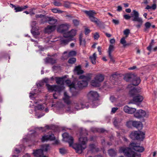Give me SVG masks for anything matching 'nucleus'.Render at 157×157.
Instances as JSON below:
<instances>
[{
  "instance_id": "f257e3e1",
  "label": "nucleus",
  "mask_w": 157,
  "mask_h": 157,
  "mask_svg": "<svg viewBox=\"0 0 157 157\" xmlns=\"http://www.w3.org/2000/svg\"><path fill=\"white\" fill-rule=\"evenodd\" d=\"M130 148L124 147H121L119 149V152L123 153L125 155L128 157H140V154L137 153L132 150L139 152H142L144 150V148L140 146L139 144L135 143H132L130 145Z\"/></svg>"
},
{
  "instance_id": "f03ea898",
  "label": "nucleus",
  "mask_w": 157,
  "mask_h": 157,
  "mask_svg": "<svg viewBox=\"0 0 157 157\" xmlns=\"http://www.w3.org/2000/svg\"><path fill=\"white\" fill-rule=\"evenodd\" d=\"M124 79L126 82L131 81L133 79V84L129 85L128 86V88L130 90L129 94L132 95H134V93L135 91L136 90L133 86H137L140 83V80L139 77L135 76L133 75L127 74L124 76Z\"/></svg>"
},
{
  "instance_id": "7ed1b4c3",
  "label": "nucleus",
  "mask_w": 157,
  "mask_h": 157,
  "mask_svg": "<svg viewBox=\"0 0 157 157\" xmlns=\"http://www.w3.org/2000/svg\"><path fill=\"white\" fill-rule=\"evenodd\" d=\"M56 81L58 84L61 85L60 86L55 85H50L46 84V87L50 91H57L60 92L63 89L64 87L63 85L64 83V80L63 78H56Z\"/></svg>"
},
{
  "instance_id": "20e7f679",
  "label": "nucleus",
  "mask_w": 157,
  "mask_h": 157,
  "mask_svg": "<svg viewBox=\"0 0 157 157\" xmlns=\"http://www.w3.org/2000/svg\"><path fill=\"white\" fill-rule=\"evenodd\" d=\"M87 141V139L86 137L81 136L79 139V143L74 145L73 148L75 150L76 152L81 153L83 150L85 149L86 146V143Z\"/></svg>"
},
{
  "instance_id": "39448f33",
  "label": "nucleus",
  "mask_w": 157,
  "mask_h": 157,
  "mask_svg": "<svg viewBox=\"0 0 157 157\" xmlns=\"http://www.w3.org/2000/svg\"><path fill=\"white\" fill-rule=\"evenodd\" d=\"M76 33L77 30L74 29H72L71 31L67 32L66 34L63 35L64 38L61 40V44L63 45L67 44L72 40V38L76 35Z\"/></svg>"
},
{
  "instance_id": "423d86ee",
  "label": "nucleus",
  "mask_w": 157,
  "mask_h": 157,
  "mask_svg": "<svg viewBox=\"0 0 157 157\" xmlns=\"http://www.w3.org/2000/svg\"><path fill=\"white\" fill-rule=\"evenodd\" d=\"M90 75L86 76L81 75L79 77V80L78 82V85L79 88H82L87 86L88 82L90 79Z\"/></svg>"
},
{
  "instance_id": "0eeeda50",
  "label": "nucleus",
  "mask_w": 157,
  "mask_h": 157,
  "mask_svg": "<svg viewBox=\"0 0 157 157\" xmlns=\"http://www.w3.org/2000/svg\"><path fill=\"white\" fill-rule=\"evenodd\" d=\"M49 149V146L48 145H43L42 146L41 149L34 150L33 153L35 157H47L44 155L43 152L47 151Z\"/></svg>"
},
{
  "instance_id": "6e6552de",
  "label": "nucleus",
  "mask_w": 157,
  "mask_h": 157,
  "mask_svg": "<svg viewBox=\"0 0 157 157\" xmlns=\"http://www.w3.org/2000/svg\"><path fill=\"white\" fill-rule=\"evenodd\" d=\"M131 17H132V21H136L138 24L136 25V26L138 29L140 28L142 25L143 21L142 19L139 17V13L138 12L135 10L132 11L131 14Z\"/></svg>"
},
{
  "instance_id": "1a4fd4ad",
  "label": "nucleus",
  "mask_w": 157,
  "mask_h": 157,
  "mask_svg": "<svg viewBox=\"0 0 157 157\" xmlns=\"http://www.w3.org/2000/svg\"><path fill=\"white\" fill-rule=\"evenodd\" d=\"M145 133L141 132L135 131L131 133L130 137L132 139L143 140L144 138Z\"/></svg>"
},
{
  "instance_id": "9d476101",
  "label": "nucleus",
  "mask_w": 157,
  "mask_h": 157,
  "mask_svg": "<svg viewBox=\"0 0 157 157\" xmlns=\"http://www.w3.org/2000/svg\"><path fill=\"white\" fill-rule=\"evenodd\" d=\"M70 27V25L67 24H61L59 26L57 30L58 32L63 33L64 35L67 34Z\"/></svg>"
},
{
  "instance_id": "9b49d317",
  "label": "nucleus",
  "mask_w": 157,
  "mask_h": 157,
  "mask_svg": "<svg viewBox=\"0 0 157 157\" xmlns=\"http://www.w3.org/2000/svg\"><path fill=\"white\" fill-rule=\"evenodd\" d=\"M73 105L75 107V109L77 110L85 108H88L89 107L88 104L86 105L85 103L82 101L75 102Z\"/></svg>"
},
{
  "instance_id": "f8f14e48",
  "label": "nucleus",
  "mask_w": 157,
  "mask_h": 157,
  "mask_svg": "<svg viewBox=\"0 0 157 157\" xmlns=\"http://www.w3.org/2000/svg\"><path fill=\"white\" fill-rule=\"evenodd\" d=\"M63 140L67 142L69 144L70 146H72L73 144L74 139L72 136H70L68 133L65 132L62 134Z\"/></svg>"
},
{
  "instance_id": "ddd939ff",
  "label": "nucleus",
  "mask_w": 157,
  "mask_h": 157,
  "mask_svg": "<svg viewBox=\"0 0 157 157\" xmlns=\"http://www.w3.org/2000/svg\"><path fill=\"white\" fill-rule=\"evenodd\" d=\"M134 116L135 117L138 118H140L143 117H147L149 116V114L148 113H146L144 111L140 109L137 111L134 114Z\"/></svg>"
},
{
  "instance_id": "4468645a",
  "label": "nucleus",
  "mask_w": 157,
  "mask_h": 157,
  "mask_svg": "<svg viewBox=\"0 0 157 157\" xmlns=\"http://www.w3.org/2000/svg\"><path fill=\"white\" fill-rule=\"evenodd\" d=\"M87 97L89 100L96 101L98 100L99 96L97 92L90 91L88 93Z\"/></svg>"
},
{
  "instance_id": "2eb2a0df",
  "label": "nucleus",
  "mask_w": 157,
  "mask_h": 157,
  "mask_svg": "<svg viewBox=\"0 0 157 157\" xmlns=\"http://www.w3.org/2000/svg\"><path fill=\"white\" fill-rule=\"evenodd\" d=\"M124 111L126 113L132 114L136 111V109L135 108L129 107L127 105L125 106L123 108Z\"/></svg>"
},
{
  "instance_id": "dca6fc26",
  "label": "nucleus",
  "mask_w": 157,
  "mask_h": 157,
  "mask_svg": "<svg viewBox=\"0 0 157 157\" xmlns=\"http://www.w3.org/2000/svg\"><path fill=\"white\" fill-rule=\"evenodd\" d=\"M114 46L113 45H110L109 48V58L110 59V62L113 63L114 62V60L113 57L110 54V52L114 50Z\"/></svg>"
},
{
  "instance_id": "f3484780",
  "label": "nucleus",
  "mask_w": 157,
  "mask_h": 157,
  "mask_svg": "<svg viewBox=\"0 0 157 157\" xmlns=\"http://www.w3.org/2000/svg\"><path fill=\"white\" fill-rule=\"evenodd\" d=\"M65 83L69 87L70 90L71 91L74 90H75V88L74 83L73 82L71 83V81L69 80H67L64 81V83Z\"/></svg>"
},
{
  "instance_id": "a211bd4d",
  "label": "nucleus",
  "mask_w": 157,
  "mask_h": 157,
  "mask_svg": "<svg viewBox=\"0 0 157 157\" xmlns=\"http://www.w3.org/2000/svg\"><path fill=\"white\" fill-rule=\"evenodd\" d=\"M55 137L53 134L49 135H45L43 136L41 139L42 142H45L48 140H52L54 139Z\"/></svg>"
},
{
  "instance_id": "6ab92c4d",
  "label": "nucleus",
  "mask_w": 157,
  "mask_h": 157,
  "mask_svg": "<svg viewBox=\"0 0 157 157\" xmlns=\"http://www.w3.org/2000/svg\"><path fill=\"white\" fill-rule=\"evenodd\" d=\"M56 28L55 25L48 26L45 29V32L46 33H49L54 31Z\"/></svg>"
},
{
  "instance_id": "aec40b11",
  "label": "nucleus",
  "mask_w": 157,
  "mask_h": 157,
  "mask_svg": "<svg viewBox=\"0 0 157 157\" xmlns=\"http://www.w3.org/2000/svg\"><path fill=\"white\" fill-rule=\"evenodd\" d=\"M70 96H68L67 93L65 92L64 93V97L63 98L64 102L67 104L71 103V101L70 99Z\"/></svg>"
},
{
  "instance_id": "412c9836",
  "label": "nucleus",
  "mask_w": 157,
  "mask_h": 157,
  "mask_svg": "<svg viewBox=\"0 0 157 157\" xmlns=\"http://www.w3.org/2000/svg\"><path fill=\"white\" fill-rule=\"evenodd\" d=\"M144 98L142 96L138 95L134 97L132 101L135 102H141L143 100Z\"/></svg>"
},
{
  "instance_id": "4be33fe9",
  "label": "nucleus",
  "mask_w": 157,
  "mask_h": 157,
  "mask_svg": "<svg viewBox=\"0 0 157 157\" xmlns=\"http://www.w3.org/2000/svg\"><path fill=\"white\" fill-rule=\"evenodd\" d=\"M46 21H48L49 24H54L57 22V20L53 17H45Z\"/></svg>"
},
{
  "instance_id": "5701e85b",
  "label": "nucleus",
  "mask_w": 157,
  "mask_h": 157,
  "mask_svg": "<svg viewBox=\"0 0 157 157\" xmlns=\"http://www.w3.org/2000/svg\"><path fill=\"white\" fill-rule=\"evenodd\" d=\"M95 79L101 83L103 81L104 79V75L101 74H98L96 75Z\"/></svg>"
},
{
  "instance_id": "b1692460",
  "label": "nucleus",
  "mask_w": 157,
  "mask_h": 157,
  "mask_svg": "<svg viewBox=\"0 0 157 157\" xmlns=\"http://www.w3.org/2000/svg\"><path fill=\"white\" fill-rule=\"evenodd\" d=\"M122 119L121 118L114 117L113 119V123L115 126H117L122 121Z\"/></svg>"
},
{
  "instance_id": "393cba45",
  "label": "nucleus",
  "mask_w": 157,
  "mask_h": 157,
  "mask_svg": "<svg viewBox=\"0 0 157 157\" xmlns=\"http://www.w3.org/2000/svg\"><path fill=\"white\" fill-rule=\"evenodd\" d=\"M133 126L139 129H141L143 127L141 122L136 121H133Z\"/></svg>"
},
{
  "instance_id": "a878e982",
  "label": "nucleus",
  "mask_w": 157,
  "mask_h": 157,
  "mask_svg": "<svg viewBox=\"0 0 157 157\" xmlns=\"http://www.w3.org/2000/svg\"><path fill=\"white\" fill-rule=\"evenodd\" d=\"M91 85L94 87H98L100 86V83L98 81L94 79L92 80L91 82Z\"/></svg>"
},
{
  "instance_id": "bb28decb",
  "label": "nucleus",
  "mask_w": 157,
  "mask_h": 157,
  "mask_svg": "<svg viewBox=\"0 0 157 157\" xmlns=\"http://www.w3.org/2000/svg\"><path fill=\"white\" fill-rule=\"evenodd\" d=\"M45 61L46 63H49L52 64H54L56 62V60L52 58H46L45 59Z\"/></svg>"
},
{
  "instance_id": "cd10ccee",
  "label": "nucleus",
  "mask_w": 157,
  "mask_h": 157,
  "mask_svg": "<svg viewBox=\"0 0 157 157\" xmlns=\"http://www.w3.org/2000/svg\"><path fill=\"white\" fill-rule=\"evenodd\" d=\"M75 73L79 75L83 73V71L81 69V67L79 66L76 67L74 70Z\"/></svg>"
},
{
  "instance_id": "c85d7f7f",
  "label": "nucleus",
  "mask_w": 157,
  "mask_h": 157,
  "mask_svg": "<svg viewBox=\"0 0 157 157\" xmlns=\"http://www.w3.org/2000/svg\"><path fill=\"white\" fill-rule=\"evenodd\" d=\"M84 12L89 16V18L94 16V15L96 14L95 12L92 10H90L89 11L85 10L84 11Z\"/></svg>"
},
{
  "instance_id": "c756f323",
  "label": "nucleus",
  "mask_w": 157,
  "mask_h": 157,
  "mask_svg": "<svg viewBox=\"0 0 157 157\" xmlns=\"http://www.w3.org/2000/svg\"><path fill=\"white\" fill-rule=\"evenodd\" d=\"M96 55L95 53H94L92 56H90V59L91 63L94 64H96Z\"/></svg>"
},
{
  "instance_id": "7c9ffc66",
  "label": "nucleus",
  "mask_w": 157,
  "mask_h": 157,
  "mask_svg": "<svg viewBox=\"0 0 157 157\" xmlns=\"http://www.w3.org/2000/svg\"><path fill=\"white\" fill-rule=\"evenodd\" d=\"M91 130L94 132H104V130L101 128H92L91 129Z\"/></svg>"
},
{
  "instance_id": "2f4dec72",
  "label": "nucleus",
  "mask_w": 157,
  "mask_h": 157,
  "mask_svg": "<svg viewBox=\"0 0 157 157\" xmlns=\"http://www.w3.org/2000/svg\"><path fill=\"white\" fill-rule=\"evenodd\" d=\"M44 107L42 105H38L35 107V111L36 112L37 110H41L44 109Z\"/></svg>"
},
{
  "instance_id": "473e14b6",
  "label": "nucleus",
  "mask_w": 157,
  "mask_h": 157,
  "mask_svg": "<svg viewBox=\"0 0 157 157\" xmlns=\"http://www.w3.org/2000/svg\"><path fill=\"white\" fill-rule=\"evenodd\" d=\"M36 22L35 21H33L32 22V24H31V26L32 27V30H31V33L32 34H33V35H35V32L34 31H33V30H34V29H35V26L36 25Z\"/></svg>"
},
{
  "instance_id": "72a5a7b5",
  "label": "nucleus",
  "mask_w": 157,
  "mask_h": 157,
  "mask_svg": "<svg viewBox=\"0 0 157 157\" xmlns=\"http://www.w3.org/2000/svg\"><path fill=\"white\" fill-rule=\"evenodd\" d=\"M90 19L91 21L95 23L96 24H98L99 22V20L94 16L90 17Z\"/></svg>"
},
{
  "instance_id": "f704fd0d",
  "label": "nucleus",
  "mask_w": 157,
  "mask_h": 157,
  "mask_svg": "<svg viewBox=\"0 0 157 157\" xmlns=\"http://www.w3.org/2000/svg\"><path fill=\"white\" fill-rule=\"evenodd\" d=\"M52 11L53 13H61L63 12V11L56 8L52 9Z\"/></svg>"
},
{
  "instance_id": "c9c22d12",
  "label": "nucleus",
  "mask_w": 157,
  "mask_h": 157,
  "mask_svg": "<svg viewBox=\"0 0 157 157\" xmlns=\"http://www.w3.org/2000/svg\"><path fill=\"white\" fill-rule=\"evenodd\" d=\"M76 54V52L75 51H72L68 53V56L67 57H64V59H67L68 57L72 56H75Z\"/></svg>"
},
{
  "instance_id": "e433bc0d",
  "label": "nucleus",
  "mask_w": 157,
  "mask_h": 157,
  "mask_svg": "<svg viewBox=\"0 0 157 157\" xmlns=\"http://www.w3.org/2000/svg\"><path fill=\"white\" fill-rule=\"evenodd\" d=\"M127 38L126 37H124L122 38L120 40V43L122 44L123 45V46H125L126 44V42L125 40V39Z\"/></svg>"
},
{
  "instance_id": "4c0bfd02",
  "label": "nucleus",
  "mask_w": 157,
  "mask_h": 157,
  "mask_svg": "<svg viewBox=\"0 0 157 157\" xmlns=\"http://www.w3.org/2000/svg\"><path fill=\"white\" fill-rule=\"evenodd\" d=\"M117 78V76L115 74L112 75L110 77V80H112L113 83V80L115 81Z\"/></svg>"
},
{
  "instance_id": "58836bf2",
  "label": "nucleus",
  "mask_w": 157,
  "mask_h": 157,
  "mask_svg": "<svg viewBox=\"0 0 157 157\" xmlns=\"http://www.w3.org/2000/svg\"><path fill=\"white\" fill-rule=\"evenodd\" d=\"M145 28L144 29V31H146L147 29H149L151 26V24L149 22H147L145 24Z\"/></svg>"
},
{
  "instance_id": "ea45409f",
  "label": "nucleus",
  "mask_w": 157,
  "mask_h": 157,
  "mask_svg": "<svg viewBox=\"0 0 157 157\" xmlns=\"http://www.w3.org/2000/svg\"><path fill=\"white\" fill-rule=\"evenodd\" d=\"M109 153L110 156H115L116 154V152L115 151L113 150H109Z\"/></svg>"
},
{
  "instance_id": "a19ab883",
  "label": "nucleus",
  "mask_w": 157,
  "mask_h": 157,
  "mask_svg": "<svg viewBox=\"0 0 157 157\" xmlns=\"http://www.w3.org/2000/svg\"><path fill=\"white\" fill-rule=\"evenodd\" d=\"M76 59L75 58H72L68 60V63L71 64L74 63L76 61Z\"/></svg>"
},
{
  "instance_id": "79ce46f5",
  "label": "nucleus",
  "mask_w": 157,
  "mask_h": 157,
  "mask_svg": "<svg viewBox=\"0 0 157 157\" xmlns=\"http://www.w3.org/2000/svg\"><path fill=\"white\" fill-rule=\"evenodd\" d=\"M14 9L15 10V12H16L23 11V9L22 6L20 7L19 6H17V7H15Z\"/></svg>"
},
{
  "instance_id": "37998d69",
  "label": "nucleus",
  "mask_w": 157,
  "mask_h": 157,
  "mask_svg": "<svg viewBox=\"0 0 157 157\" xmlns=\"http://www.w3.org/2000/svg\"><path fill=\"white\" fill-rule=\"evenodd\" d=\"M59 152L61 154H64L67 152V151L65 148H63L59 149Z\"/></svg>"
},
{
  "instance_id": "c03bdc74",
  "label": "nucleus",
  "mask_w": 157,
  "mask_h": 157,
  "mask_svg": "<svg viewBox=\"0 0 157 157\" xmlns=\"http://www.w3.org/2000/svg\"><path fill=\"white\" fill-rule=\"evenodd\" d=\"M54 5L56 6H62V4L60 2L55 1L53 2Z\"/></svg>"
},
{
  "instance_id": "a18cd8bd",
  "label": "nucleus",
  "mask_w": 157,
  "mask_h": 157,
  "mask_svg": "<svg viewBox=\"0 0 157 157\" xmlns=\"http://www.w3.org/2000/svg\"><path fill=\"white\" fill-rule=\"evenodd\" d=\"M130 30L128 29H126L124 31V34L126 35L125 37H127L130 33Z\"/></svg>"
},
{
  "instance_id": "49530a36",
  "label": "nucleus",
  "mask_w": 157,
  "mask_h": 157,
  "mask_svg": "<svg viewBox=\"0 0 157 157\" xmlns=\"http://www.w3.org/2000/svg\"><path fill=\"white\" fill-rule=\"evenodd\" d=\"M133 121H130L127 122V126L128 127H130L132 125L133 126Z\"/></svg>"
},
{
  "instance_id": "de8ad7c7",
  "label": "nucleus",
  "mask_w": 157,
  "mask_h": 157,
  "mask_svg": "<svg viewBox=\"0 0 157 157\" xmlns=\"http://www.w3.org/2000/svg\"><path fill=\"white\" fill-rule=\"evenodd\" d=\"M73 22L74 25L75 26L78 25L79 24V21L76 20L74 19L73 20Z\"/></svg>"
},
{
  "instance_id": "09e8293b",
  "label": "nucleus",
  "mask_w": 157,
  "mask_h": 157,
  "mask_svg": "<svg viewBox=\"0 0 157 157\" xmlns=\"http://www.w3.org/2000/svg\"><path fill=\"white\" fill-rule=\"evenodd\" d=\"M36 18H43L44 19H45V20L46 18L45 17H46L42 14H36Z\"/></svg>"
},
{
  "instance_id": "8fccbe9b",
  "label": "nucleus",
  "mask_w": 157,
  "mask_h": 157,
  "mask_svg": "<svg viewBox=\"0 0 157 157\" xmlns=\"http://www.w3.org/2000/svg\"><path fill=\"white\" fill-rule=\"evenodd\" d=\"M110 45H114L115 44V40L114 38L111 39L109 41Z\"/></svg>"
},
{
  "instance_id": "3c124183",
  "label": "nucleus",
  "mask_w": 157,
  "mask_h": 157,
  "mask_svg": "<svg viewBox=\"0 0 157 157\" xmlns=\"http://www.w3.org/2000/svg\"><path fill=\"white\" fill-rule=\"evenodd\" d=\"M110 100L112 102H114L116 101V98L113 96H111L110 98Z\"/></svg>"
},
{
  "instance_id": "603ef678",
  "label": "nucleus",
  "mask_w": 157,
  "mask_h": 157,
  "mask_svg": "<svg viewBox=\"0 0 157 157\" xmlns=\"http://www.w3.org/2000/svg\"><path fill=\"white\" fill-rule=\"evenodd\" d=\"M118 109V108L117 107H114L112 108L111 111V113H114Z\"/></svg>"
},
{
  "instance_id": "864d4df0",
  "label": "nucleus",
  "mask_w": 157,
  "mask_h": 157,
  "mask_svg": "<svg viewBox=\"0 0 157 157\" xmlns=\"http://www.w3.org/2000/svg\"><path fill=\"white\" fill-rule=\"evenodd\" d=\"M80 44L81 45L84 46L85 44L86 41L85 40H83L82 39L79 40Z\"/></svg>"
},
{
  "instance_id": "5fc2aeb1",
  "label": "nucleus",
  "mask_w": 157,
  "mask_h": 157,
  "mask_svg": "<svg viewBox=\"0 0 157 157\" xmlns=\"http://www.w3.org/2000/svg\"><path fill=\"white\" fill-rule=\"evenodd\" d=\"M124 17L125 19L128 20L129 19L132 17L131 15L130 16L126 14L124 15Z\"/></svg>"
},
{
  "instance_id": "6e6d98bb",
  "label": "nucleus",
  "mask_w": 157,
  "mask_h": 157,
  "mask_svg": "<svg viewBox=\"0 0 157 157\" xmlns=\"http://www.w3.org/2000/svg\"><path fill=\"white\" fill-rule=\"evenodd\" d=\"M90 32V30L87 28H86L85 29V33L86 35H87Z\"/></svg>"
},
{
  "instance_id": "4d7b16f0",
  "label": "nucleus",
  "mask_w": 157,
  "mask_h": 157,
  "mask_svg": "<svg viewBox=\"0 0 157 157\" xmlns=\"http://www.w3.org/2000/svg\"><path fill=\"white\" fill-rule=\"evenodd\" d=\"M35 10V9H34V8H33L30 10V11H29V13H30V14L31 16H32L33 15L35 14V13L34 12H33V10Z\"/></svg>"
},
{
  "instance_id": "13d9d810",
  "label": "nucleus",
  "mask_w": 157,
  "mask_h": 157,
  "mask_svg": "<svg viewBox=\"0 0 157 157\" xmlns=\"http://www.w3.org/2000/svg\"><path fill=\"white\" fill-rule=\"evenodd\" d=\"M64 6L67 8H69L70 6V4L68 2H65L64 4Z\"/></svg>"
},
{
  "instance_id": "bf43d9fd",
  "label": "nucleus",
  "mask_w": 157,
  "mask_h": 157,
  "mask_svg": "<svg viewBox=\"0 0 157 157\" xmlns=\"http://www.w3.org/2000/svg\"><path fill=\"white\" fill-rule=\"evenodd\" d=\"M112 21L115 25H117L119 23V21L118 20L113 19Z\"/></svg>"
},
{
  "instance_id": "052dcab7",
  "label": "nucleus",
  "mask_w": 157,
  "mask_h": 157,
  "mask_svg": "<svg viewBox=\"0 0 157 157\" xmlns=\"http://www.w3.org/2000/svg\"><path fill=\"white\" fill-rule=\"evenodd\" d=\"M99 37V35L98 34L96 33H95L94 35V38L95 39H97Z\"/></svg>"
},
{
  "instance_id": "680f3d73",
  "label": "nucleus",
  "mask_w": 157,
  "mask_h": 157,
  "mask_svg": "<svg viewBox=\"0 0 157 157\" xmlns=\"http://www.w3.org/2000/svg\"><path fill=\"white\" fill-rule=\"evenodd\" d=\"M151 9H152L153 10H155L156 8V4H153L151 6Z\"/></svg>"
},
{
  "instance_id": "e2e57ef3",
  "label": "nucleus",
  "mask_w": 157,
  "mask_h": 157,
  "mask_svg": "<svg viewBox=\"0 0 157 157\" xmlns=\"http://www.w3.org/2000/svg\"><path fill=\"white\" fill-rule=\"evenodd\" d=\"M97 48H98V51L99 52V54L100 55H101V48L100 46H98V47Z\"/></svg>"
},
{
  "instance_id": "0e129e2a",
  "label": "nucleus",
  "mask_w": 157,
  "mask_h": 157,
  "mask_svg": "<svg viewBox=\"0 0 157 157\" xmlns=\"http://www.w3.org/2000/svg\"><path fill=\"white\" fill-rule=\"evenodd\" d=\"M152 46V43H151L150 45L147 47V49L149 51H151Z\"/></svg>"
},
{
  "instance_id": "69168bd1",
  "label": "nucleus",
  "mask_w": 157,
  "mask_h": 157,
  "mask_svg": "<svg viewBox=\"0 0 157 157\" xmlns=\"http://www.w3.org/2000/svg\"><path fill=\"white\" fill-rule=\"evenodd\" d=\"M117 8V10L119 11H121L122 10V8L120 6H118Z\"/></svg>"
},
{
  "instance_id": "338daca9",
  "label": "nucleus",
  "mask_w": 157,
  "mask_h": 157,
  "mask_svg": "<svg viewBox=\"0 0 157 157\" xmlns=\"http://www.w3.org/2000/svg\"><path fill=\"white\" fill-rule=\"evenodd\" d=\"M105 85L103 86V88H105V90H106L107 88V83H104Z\"/></svg>"
},
{
  "instance_id": "774afa93",
  "label": "nucleus",
  "mask_w": 157,
  "mask_h": 157,
  "mask_svg": "<svg viewBox=\"0 0 157 157\" xmlns=\"http://www.w3.org/2000/svg\"><path fill=\"white\" fill-rule=\"evenodd\" d=\"M35 94V93H33L31 92L30 93L29 97L30 98H32L33 96H34V95Z\"/></svg>"
}]
</instances>
